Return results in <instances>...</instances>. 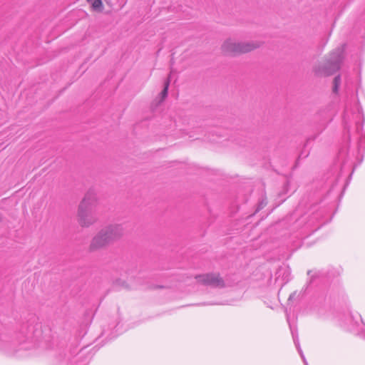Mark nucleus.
Segmentation results:
<instances>
[{
  "mask_svg": "<svg viewBox=\"0 0 365 365\" xmlns=\"http://www.w3.org/2000/svg\"><path fill=\"white\" fill-rule=\"evenodd\" d=\"M342 53L343 51L340 48L332 51L330 54L329 58L322 67V71H319L320 73L324 76H330L339 70L343 58Z\"/></svg>",
  "mask_w": 365,
  "mask_h": 365,
  "instance_id": "nucleus-4",
  "label": "nucleus"
},
{
  "mask_svg": "<svg viewBox=\"0 0 365 365\" xmlns=\"http://www.w3.org/2000/svg\"><path fill=\"white\" fill-rule=\"evenodd\" d=\"M267 205V202H264V200L261 201L259 204H258V206H257V208L256 210V212H259L260 210H262V208L264 207V206Z\"/></svg>",
  "mask_w": 365,
  "mask_h": 365,
  "instance_id": "nucleus-10",
  "label": "nucleus"
},
{
  "mask_svg": "<svg viewBox=\"0 0 365 365\" xmlns=\"http://www.w3.org/2000/svg\"><path fill=\"white\" fill-rule=\"evenodd\" d=\"M170 77H168L164 83V88L163 89V91L160 93L161 98L163 100L165 99L168 96V87L170 85Z\"/></svg>",
  "mask_w": 365,
  "mask_h": 365,
  "instance_id": "nucleus-6",
  "label": "nucleus"
},
{
  "mask_svg": "<svg viewBox=\"0 0 365 365\" xmlns=\"http://www.w3.org/2000/svg\"><path fill=\"white\" fill-rule=\"evenodd\" d=\"M195 279L202 284L213 288H223L225 285L223 279L216 273L197 275Z\"/></svg>",
  "mask_w": 365,
  "mask_h": 365,
  "instance_id": "nucleus-5",
  "label": "nucleus"
},
{
  "mask_svg": "<svg viewBox=\"0 0 365 365\" xmlns=\"http://www.w3.org/2000/svg\"><path fill=\"white\" fill-rule=\"evenodd\" d=\"M88 1H90V0H87Z\"/></svg>",
  "mask_w": 365,
  "mask_h": 365,
  "instance_id": "nucleus-11",
  "label": "nucleus"
},
{
  "mask_svg": "<svg viewBox=\"0 0 365 365\" xmlns=\"http://www.w3.org/2000/svg\"><path fill=\"white\" fill-rule=\"evenodd\" d=\"M76 220L81 227H88L91 220V197L87 194L78 206Z\"/></svg>",
  "mask_w": 365,
  "mask_h": 365,
  "instance_id": "nucleus-3",
  "label": "nucleus"
},
{
  "mask_svg": "<svg viewBox=\"0 0 365 365\" xmlns=\"http://www.w3.org/2000/svg\"><path fill=\"white\" fill-rule=\"evenodd\" d=\"M260 46L258 41L235 42L228 39L223 43L221 48L225 55L236 56L252 51Z\"/></svg>",
  "mask_w": 365,
  "mask_h": 365,
  "instance_id": "nucleus-2",
  "label": "nucleus"
},
{
  "mask_svg": "<svg viewBox=\"0 0 365 365\" xmlns=\"http://www.w3.org/2000/svg\"><path fill=\"white\" fill-rule=\"evenodd\" d=\"M113 287H124L128 288V286L125 281H123L120 279H118L113 282Z\"/></svg>",
  "mask_w": 365,
  "mask_h": 365,
  "instance_id": "nucleus-9",
  "label": "nucleus"
},
{
  "mask_svg": "<svg viewBox=\"0 0 365 365\" xmlns=\"http://www.w3.org/2000/svg\"><path fill=\"white\" fill-rule=\"evenodd\" d=\"M124 232L121 225H110L102 228L98 233L93 237V249L105 247L110 243L120 239Z\"/></svg>",
  "mask_w": 365,
  "mask_h": 365,
  "instance_id": "nucleus-1",
  "label": "nucleus"
},
{
  "mask_svg": "<svg viewBox=\"0 0 365 365\" xmlns=\"http://www.w3.org/2000/svg\"><path fill=\"white\" fill-rule=\"evenodd\" d=\"M103 9V6L101 0H93V10L101 12Z\"/></svg>",
  "mask_w": 365,
  "mask_h": 365,
  "instance_id": "nucleus-7",
  "label": "nucleus"
},
{
  "mask_svg": "<svg viewBox=\"0 0 365 365\" xmlns=\"http://www.w3.org/2000/svg\"><path fill=\"white\" fill-rule=\"evenodd\" d=\"M333 83H334L333 92L334 93H337L338 91H339V86L341 84V77H340V75H338V76L334 77Z\"/></svg>",
  "mask_w": 365,
  "mask_h": 365,
  "instance_id": "nucleus-8",
  "label": "nucleus"
}]
</instances>
